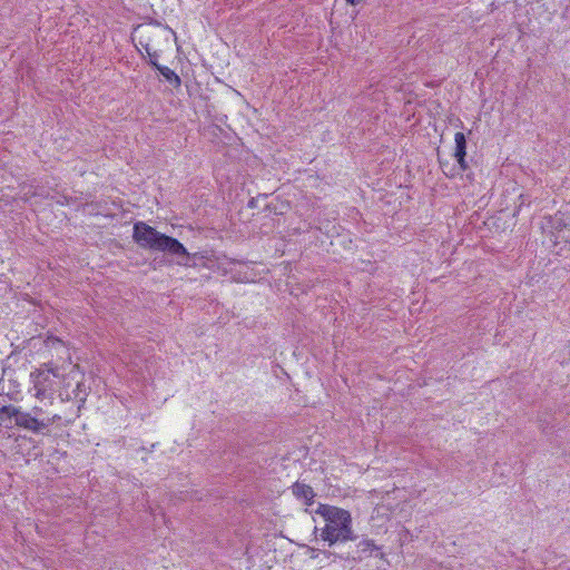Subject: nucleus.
Here are the masks:
<instances>
[{
  "mask_svg": "<svg viewBox=\"0 0 570 570\" xmlns=\"http://www.w3.org/2000/svg\"><path fill=\"white\" fill-rule=\"evenodd\" d=\"M132 238L144 249L157 250L176 257V264L185 267H194L193 262L198 253L190 254L186 247L176 238L167 236L144 222L134 225Z\"/></svg>",
  "mask_w": 570,
  "mask_h": 570,
  "instance_id": "obj_1",
  "label": "nucleus"
},
{
  "mask_svg": "<svg viewBox=\"0 0 570 570\" xmlns=\"http://www.w3.org/2000/svg\"><path fill=\"white\" fill-rule=\"evenodd\" d=\"M316 513L326 521L325 527L322 529L321 538L327 541L330 546L356 538L352 530V517L347 510L328 504H320Z\"/></svg>",
  "mask_w": 570,
  "mask_h": 570,
  "instance_id": "obj_2",
  "label": "nucleus"
},
{
  "mask_svg": "<svg viewBox=\"0 0 570 570\" xmlns=\"http://www.w3.org/2000/svg\"><path fill=\"white\" fill-rule=\"evenodd\" d=\"M31 383L35 390V396L38 400L51 399L56 393L60 374L58 367H53L51 363H45L30 374Z\"/></svg>",
  "mask_w": 570,
  "mask_h": 570,
  "instance_id": "obj_3",
  "label": "nucleus"
},
{
  "mask_svg": "<svg viewBox=\"0 0 570 570\" xmlns=\"http://www.w3.org/2000/svg\"><path fill=\"white\" fill-rule=\"evenodd\" d=\"M14 424L19 428L32 431L35 433H40L42 432L43 429L48 428L51 424V421L39 420L28 412L20 411L19 414L17 415V421Z\"/></svg>",
  "mask_w": 570,
  "mask_h": 570,
  "instance_id": "obj_4",
  "label": "nucleus"
},
{
  "mask_svg": "<svg viewBox=\"0 0 570 570\" xmlns=\"http://www.w3.org/2000/svg\"><path fill=\"white\" fill-rule=\"evenodd\" d=\"M455 141V151L454 157L460 166V169L462 171H465L468 169V164L465 161L466 156V138L463 132H456L454 136Z\"/></svg>",
  "mask_w": 570,
  "mask_h": 570,
  "instance_id": "obj_5",
  "label": "nucleus"
},
{
  "mask_svg": "<svg viewBox=\"0 0 570 570\" xmlns=\"http://www.w3.org/2000/svg\"><path fill=\"white\" fill-rule=\"evenodd\" d=\"M376 552L375 557L381 559L384 558V553L381 552V548L374 543L372 539H364L357 544V559L362 560L363 558L372 557Z\"/></svg>",
  "mask_w": 570,
  "mask_h": 570,
  "instance_id": "obj_6",
  "label": "nucleus"
},
{
  "mask_svg": "<svg viewBox=\"0 0 570 570\" xmlns=\"http://www.w3.org/2000/svg\"><path fill=\"white\" fill-rule=\"evenodd\" d=\"M292 493L298 500H302L306 505H311L314 502L315 492L312 487L302 482H295L292 485Z\"/></svg>",
  "mask_w": 570,
  "mask_h": 570,
  "instance_id": "obj_7",
  "label": "nucleus"
},
{
  "mask_svg": "<svg viewBox=\"0 0 570 570\" xmlns=\"http://www.w3.org/2000/svg\"><path fill=\"white\" fill-rule=\"evenodd\" d=\"M151 66H154L160 72V75L175 88H178L180 86L181 80L174 70H171L168 67L158 65V62H156L155 60H151Z\"/></svg>",
  "mask_w": 570,
  "mask_h": 570,
  "instance_id": "obj_8",
  "label": "nucleus"
},
{
  "mask_svg": "<svg viewBox=\"0 0 570 570\" xmlns=\"http://www.w3.org/2000/svg\"><path fill=\"white\" fill-rule=\"evenodd\" d=\"M20 409L13 406V405H3L0 407V425H4L9 428L8 422L11 421V419H14V422L17 421V415L19 414Z\"/></svg>",
  "mask_w": 570,
  "mask_h": 570,
  "instance_id": "obj_9",
  "label": "nucleus"
},
{
  "mask_svg": "<svg viewBox=\"0 0 570 570\" xmlns=\"http://www.w3.org/2000/svg\"><path fill=\"white\" fill-rule=\"evenodd\" d=\"M86 395H87V392H86V389H85V384L79 382L77 384V387H76V391H75V396L78 397L80 401H85Z\"/></svg>",
  "mask_w": 570,
  "mask_h": 570,
  "instance_id": "obj_10",
  "label": "nucleus"
},
{
  "mask_svg": "<svg viewBox=\"0 0 570 570\" xmlns=\"http://www.w3.org/2000/svg\"><path fill=\"white\" fill-rule=\"evenodd\" d=\"M145 49H146V52L149 56V59H150L149 62L151 63V60H155L157 62L158 57H159L157 51H151V49H150V47L148 45L145 47Z\"/></svg>",
  "mask_w": 570,
  "mask_h": 570,
  "instance_id": "obj_11",
  "label": "nucleus"
},
{
  "mask_svg": "<svg viewBox=\"0 0 570 570\" xmlns=\"http://www.w3.org/2000/svg\"><path fill=\"white\" fill-rule=\"evenodd\" d=\"M348 4L351 6H355L357 3H360L362 0H345Z\"/></svg>",
  "mask_w": 570,
  "mask_h": 570,
  "instance_id": "obj_12",
  "label": "nucleus"
}]
</instances>
